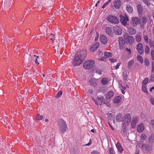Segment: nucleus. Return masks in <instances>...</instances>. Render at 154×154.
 Returning <instances> with one entry per match:
<instances>
[{
	"mask_svg": "<svg viewBox=\"0 0 154 154\" xmlns=\"http://www.w3.org/2000/svg\"><path fill=\"white\" fill-rule=\"evenodd\" d=\"M86 51L85 50L78 51L72 62L74 66L79 65L84 61L85 57Z\"/></svg>",
	"mask_w": 154,
	"mask_h": 154,
	"instance_id": "nucleus-1",
	"label": "nucleus"
},
{
	"mask_svg": "<svg viewBox=\"0 0 154 154\" xmlns=\"http://www.w3.org/2000/svg\"><path fill=\"white\" fill-rule=\"evenodd\" d=\"M58 126L59 130L63 132H65L67 128L66 122L62 119L60 120Z\"/></svg>",
	"mask_w": 154,
	"mask_h": 154,
	"instance_id": "nucleus-2",
	"label": "nucleus"
},
{
	"mask_svg": "<svg viewBox=\"0 0 154 154\" xmlns=\"http://www.w3.org/2000/svg\"><path fill=\"white\" fill-rule=\"evenodd\" d=\"M131 115L128 113L126 114L123 117V126L126 127L129 125L131 122Z\"/></svg>",
	"mask_w": 154,
	"mask_h": 154,
	"instance_id": "nucleus-3",
	"label": "nucleus"
},
{
	"mask_svg": "<svg viewBox=\"0 0 154 154\" xmlns=\"http://www.w3.org/2000/svg\"><path fill=\"white\" fill-rule=\"evenodd\" d=\"M94 64V61L92 60H89L84 63L83 66L85 69H89L92 68Z\"/></svg>",
	"mask_w": 154,
	"mask_h": 154,
	"instance_id": "nucleus-4",
	"label": "nucleus"
},
{
	"mask_svg": "<svg viewBox=\"0 0 154 154\" xmlns=\"http://www.w3.org/2000/svg\"><path fill=\"white\" fill-rule=\"evenodd\" d=\"M137 144L138 146L143 151L148 152L150 150V147L148 144L143 143H140L139 142L137 143Z\"/></svg>",
	"mask_w": 154,
	"mask_h": 154,
	"instance_id": "nucleus-5",
	"label": "nucleus"
},
{
	"mask_svg": "<svg viewBox=\"0 0 154 154\" xmlns=\"http://www.w3.org/2000/svg\"><path fill=\"white\" fill-rule=\"evenodd\" d=\"M92 99L97 105H101L104 103V99L103 96L100 97H97L95 98L92 97Z\"/></svg>",
	"mask_w": 154,
	"mask_h": 154,
	"instance_id": "nucleus-6",
	"label": "nucleus"
},
{
	"mask_svg": "<svg viewBox=\"0 0 154 154\" xmlns=\"http://www.w3.org/2000/svg\"><path fill=\"white\" fill-rule=\"evenodd\" d=\"M107 20L109 22L114 24H118L119 21L117 18L113 15H110L106 18Z\"/></svg>",
	"mask_w": 154,
	"mask_h": 154,
	"instance_id": "nucleus-7",
	"label": "nucleus"
},
{
	"mask_svg": "<svg viewBox=\"0 0 154 154\" xmlns=\"http://www.w3.org/2000/svg\"><path fill=\"white\" fill-rule=\"evenodd\" d=\"M124 37L126 41L128 42L130 45L132 44L134 41V39L132 36H128V34L125 33L124 34Z\"/></svg>",
	"mask_w": 154,
	"mask_h": 154,
	"instance_id": "nucleus-8",
	"label": "nucleus"
},
{
	"mask_svg": "<svg viewBox=\"0 0 154 154\" xmlns=\"http://www.w3.org/2000/svg\"><path fill=\"white\" fill-rule=\"evenodd\" d=\"M54 1V0H42L41 1L40 5L42 6L46 5L47 7H49L51 6V5Z\"/></svg>",
	"mask_w": 154,
	"mask_h": 154,
	"instance_id": "nucleus-9",
	"label": "nucleus"
},
{
	"mask_svg": "<svg viewBox=\"0 0 154 154\" xmlns=\"http://www.w3.org/2000/svg\"><path fill=\"white\" fill-rule=\"evenodd\" d=\"M120 17V21L122 24L125 26H127L128 24L127 22L129 21L128 16L126 15H125L124 16L121 15Z\"/></svg>",
	"mask_w": 154,
	"mask_h": 154,
	"instance_id": "nucleus-10",
	"label": "nucleus"
},
{
	"mask_svg": "<svg viewBox=\"0 0 154 154\" xmlns=\"http://www.w3.org/2000/svg\"><path fill=\"white\" fill-rule=\"evenodd\" d=\"M113 32L117 35H121L122 33L121 29L118 26H116L113 27Z\"/></svg>",
	"mask_w": 154,
	"mask_h": 154,
	"instance_id": "nucleus-11",
	"label": "nucleus"
},
{
	"mask_svg": "<svg viewBox=\"0 0 154 154\" xmlns=\"http://www.w3.org/2000/svg\"><path fill=\"white\" fill-rule=\"evenodd\" d=\"M136 49L140 54L142 55L143 53V48L141 43H139L137 45Z\"/></svg>",
	"mask_w": 154,
	"mask_h": 154,
	"instance_id": "nucleus-12",
	"label": "nucleus"
},
{
	"mask_svg": "<svg viewBox=\"0 0 154 154\" xmlns=\"http://www.w3.org/2000/svg\"><path fill=\"white\" fill-rule=\"evenodd\" d=\"M139 121V118L138 117H134L131 122V128L132 129H134L136 125L137 122Z\"/></svg>",
	"mask_w": 154,
	"mask_h": 154,
	"instance_id": "nucleus-13",
	"label": "nucleus"
},
{
	"mask_svg": "<svg viewBox=\"0 0 154 154\" xmlns=\"http://www.w3.org/2000/svg\"><path fill=\"white\" fill-rule=\"evenodd\" d=\"M131 24L134 26H136L140 22V20L137 17H133L132 18Z\"/></svg>",
	"mask_w": 154,
	"mask_h": 154,
	"instance_id": "nucleus-14",
	"label": "nucleus"
},
{
	"mask_svg": "<svg viewBox=\"0 0 154 154\" xmlns=\"http://www.w3.org/2000/svg\"><path fill=\"white\" fill-rule=\"evenodd\" d=\"M145 129L144 125L143 123H141L137 127V131L138 133L142 132Z\"/></svg>",
	"mask_w": 154,
	"mask_h": 154,
	"instance_id": "nucleus-15",
	"label": "nucleus"
},
{
	"mask_svg": "<svg viewBox=\"0 0 154 154\" xmlns=\"http://www.w3.org/2000/svg\"><path fill=\"white\" fill-rule=\"evenodd\" d=\"M119 41L120 48L122 50L124 48L125 43V41L123 38L122 37H119Z\"/></svg>",
	"mask_w": 154,
	"mask_h": 154,
	"instance_id": "nucleus-16",
	"label": "nucleus"
},
{
	"mask_svg": "<svg viewBox=\"0 0 154 154\" xmlns=\"http://www.w3.org/2000/svg\"><path fill=\"white\" fill-rule=\"evenodd\" d=\"M114 95V93L112 91H108L106 95V99L109 100L111 99Z\"/></svg>",
	"mask_w": 154,
	"mask_h": 154,
	"instance_id": "nucleus-17",
	"label": "nucleus"
},
{
	"mask_svg": "<svg viewBox=\"0 0 154 154\" xmlns=\"http://www.w3.org/2000/svg\"><path fill=\"white\" fill-rule=\"evenodd\" d=\"M116 120L117 122H120L123 120L122 115L121 113H118L116 116Z\"/></svg>",
	"mask_w": 154,
	"mask_h": 154,
	"instance_id": "nucleus-18",
	"label": "nucleus"
},
{
	"mask_svg": "<svg viewBox=\"0 0 154 154\" xmlns=\"http://www.w3.org/2000/svg\"><path fill=\"white\" fill-rule=\"evenodd\" d=\"M100 40L101 43L104 44H106L108 41L106 37L103 35H100Z\"/></svg>",
	"mask_w": 154,
	"mask_h": 154,
	"instance_id": "nucleus-19",
	"label": "nucleus"
},
{
	"mask_svg": "<svg viewBox=\"0 0 154 154\" xmlns=\"http://www.w3.org/2000/svg\"><path fill=\"white\" fill-rule=\"evenodd\" d=\"M116 146L117 148V149L118 151L120 153H122L123 152V148L119 143V142H117L116 144Z\"/></svg>",
	"mask_w": 154,
	"mask_h": 154,
	"instance_id": "nucleus-20",
	"label": "nucleus"
},
{
	"mask_svg": "<svg viewBox=\"0 0 154 154\" xmlns=\"http://www.w3.org/2000/svg\"><path fill=\"white\" fill-rule=\"evenodd\" d=\"M147 19L145 17H143L140 20V25L141 26H143L146 23Z\"/></svg>",
	"mask_w": 154,
	"mask_h": 154,
	"instance_id": "nucleus-21",
	"label": "nucleus"
},
{
	"mask_svg": "<svg viewBox=\"0 0 154 154\" xmlns=\"http://www.w3.org/2000/svg\"><path fill=\"white\" fill-rule=\"evenodd\" d=\"M99 46V43H96L95 44L93 45L91 47H90V50L91 51L93 52L94 51L97 49Z\"/></svg>",
	"mask_w": 154,
	"mask_h": 154,
	"instance_id": "nucleus-22",
	"label": "nucleus"
},
{
	"mask_svg": "<svg viewBox=\"0 0 154 154\" xmlns=\"http://www.w3.org/2000/svg\"><path fill=\"white\" fill-rule=\"evenodd\" d=\"M128 31L130 34L132 35L135 34L136 32V30L133 28L131 27L128 28Z\"/></svg>",
	"mask_w": 154,
	"mask_h": 154,
	"instance_id": "nucleus-23",
	"label": "nucleus"
},
{
	"mask_svg": "<svg viewBox=\"0 0 154 154\" xmlns=\"http://www.w3.org/2000/svg\"><path fill=\"white\" fill-rule=\"evenodd\" d=\"M106 33L109 35V36H111L112 35V32L111 28L109 27L106 28Z\"/></svg>",
	"mask_w": 154,
	"mask_h": 154,
	"instance_id": "nucleus-24",
	"label": "nucleus"
},
{
	"mask_svg": "<svg viewBox=\"0 0 154 154\" xmlns=\"http://www.w3.org/2000/svg\"><path fill=\"white\" fill-rule=\"evenodd\" d=\"M109 81L108 78H103L101 80V83L103 85H105L108 83Z\"/></svg>",
	"mask_w": 154,
	"mask_h": 154,
	"instance_id": "nucleus-25",
	"label": "nucleus"
},
{
	"mask_svg": "<svg viewBox=\"0 0 154 154\" xmlns=\"http://www.w3.org/2000/svg\"><path fill=\"white\" fill-rule=\"evenodd\" d=\"M120 0H116L114 3V5L116 8H119L120 6Z\"/></svg>",
	"mask_w": 154,
	"mask_h": 154,
	"instance_id": "nucleus-26",
	"label": "nucleus"
},
{
	"mask_svg": "<svg viewBox=\"0 0 154 154\" xmlns=\"http://www.w3.org/2000/svg\"><path fill=\"white\" fill-rule=\"evenodd\" d=\"M126 9L127 11L129 13L132 12L133 8L132 6L129 5H127L126 7Z\"/></svg>",
	"mask_w": 154,
	"mask_h": 154,
	"instance_id": "nucleus-27",
	"label": "nucleus"
},
{
	"mask_svg": "<svg viewBox=\"0 0 154 154\" xmlns=\"http://www.w3.org/2000/svg\"><path fill=\"white\" fill-rule=\"evenodd\" d=\"M38 57V56H36L35 55H32V60H34L35 59V63L37 64L38 65H39V63L38 62V61L37 60V59Z\"/></svg>",
	"mask_w": 154,
	"mask_h": 154,
	"instance_id": "nucleus-28",
	"label": "nucleus"
},
{
	"mask_svg": "<svg viewBox=\"0 0 154 154\" xmlns=\"http://www.w3.org/2000/svg\"><path fill=\"white\" fill-rule=\"evenodd\" d=\"M147 138V135L144 133H142L140 134V139L143 141L146 140Z\"/></svg>",
	"mask_w": 154,
	"mask_h": 154,
	"instance_id": "nucleus-29",
	"label": "nucleus"
},
{
	"mask_svg": "<svg viewBox=\"0 0 154 154\" xmlns=\"http://www.w3.org/2000/svg\"><path fill=\"white\" fill-rule=\"evenodd\" d=\"M121 97L120 96H117L116 97L114 100V103H118L121 102Z\"/></svg>",
	"mask_w": 154,
	"mask_h": 154,
	"instance_id": "nucleus-30",
	"label": "nucleus"
},
{
	"mask_svg": "<svg viewBox=\"0 0 154 154\" xmlns=\"http://www.w3.org/2000/svg\"><path fill=\"white\" fill-rule=\"evenodd\" d=\"M126 87H127V85L124 86L122 85H120L119 86V88L121 89L122 93L123 94H124L125 93L124 91L126 89Z\"/></svg>",
	"mask_w": 154,
	"mask_h": 154,
	"instance_id": "nucleus-31",
	"label": "nucleus"
},
{
	"mask_svg": "<svg viewBox=\"0 0 154 154\" xmlns=\"http://www.w3.org/2000/svg\"><path fill=\"white\" fill-rule=\"evenodd\" d=\"M149 142L152 143L154 141V134H153L149 137Z\"/></svg>",
	"mask_w": 154,
	"mask_h": 154,
	"instance_id": "nucleus-32",
	"label": "nucleus"
},
{
	"mask_svg": "<svg viewBox=\"0 0 154 154\" xmlns=\"http://www.w3.org/2000/svg\"><path fill=\"white\" fill-rule=\"evenodd\" d=\"M141 34L140 33H138L136 35V40L138 42H140L141 40Z\"/></svg>",
	"mask_w": 154,
	"mask_h": 154,
	"instance_id": "nucleus-33",
	"label": "nucleus"
},
{
	"mask_svg": "<svg viewBox=\"0 0 154 154\" xmlns=\"http://www.w3.org/2000/svg\"><path fill=\"white\" fill-rule=\"evenodd\" d=\"M35 118L37 120H42L43 119V116L39 114H37L35 116Z\"/></svg>",
	"mask_w": 154,
	"mask_h": 154,
	"instance_id": "nucleus-34",
	"label": "nucleus"
},
{
	"mask_svg": "<svg viewBox=\"0 0 154 154\" xmlns=\"http://www.w3.org/2000/svg\"><path fill=\"white\" fill-rule=\"evenodd\" d=\"M137 60L139 61L140 63H143V59L142 57L140 55H138L137 57Z\"/></svg>",
	"mask_w": 154,
	"mask_h": 154,
	"instance_id": "nucleus-35",
	"label": "nucleus"
},
{
	"mask_svg": "<svg viewBox=\"0 0 154 154\" xmlns=\"http://www.w3.org/2000/svg\"><path fill=\"white\" fill-rule=\"evenodd\" d=\"M137 9L138 12L140 14H141L142 12V8L140 5L139 4L138 5Z\"/></svg>",
	"mask_w": 154,
	"mask_h": 154,
	"instance_id": "nucleus-36",
	"label": "nucleus"
},
{
	"mask_svg": "<svg viewBox=\"0 0 154 154\" xmlns=\"http://www.w3.org/2000/svg\"><path fill=\"white\" fill-rule=\"evenodd\" d=\"M105 56L107 57H110L112 56V54L109 52L106 51L104 52Z\"/></svg>",
	"mask_w": 154,
	"mask_h": 154,
	"instance_id": "nucleus-37",
	"label": "nucleus"
},
{
	"mask_svg": "<svg viewBox=\"0 0 154 154\" xmlns=\"http://www.w3.org/2000/svg\"><path fill=\"white\" fill-rule=\"evenodd\" d=\"M149 41L150 47L152 48L154 50V41L150 39H149Z\"/></svg>",
	"mask_w": 154,
	"mask_h": 154,
	"instance_id": "nucleus-38",
	"label": "nucleus"
},
{
	"mask_svg": "<svg viewBox=\"0 0 154 154\" xmlns=\"http://www.w3.org/2000/svg\"><path fill=\"white\" fill-rule=\"evenodd\" d=\"M134 61L133 60H132L130 61L128 63V66L129 68H131L132 66L134 64Z\"/></svg>",
	"mask_w": 154,
	"mask_h": 154,
	"instance_id": "nucleus-39",
	"label": "nucleus"
},
{
	"mask_svg": "<svg viewBox=\"0 0 154 154\" xmlns=\"http://www.w3.org/2000/svg\"><path fill=\"white\" fill-rule=\"evenodd\" d=\"M106 117L109 120H111L112 118V114L110 113H107L106 114Z\"/></svg>",
	"mask_w": 154,
	"mask_h": 154,
	"instance_id": "nucleus-40",
	"label": "nucleus"
},
{
	"mask_svg": "<svg viewBox=\"0 0 154 154\" xmlns=\"http://www.w3.org/2000/svg\"><path fill=\"white\" fill-rule=\"evenodd\" d=\"M11 1V0H6L5 2V6H9L11 4L10 2Z\"/></svg>",
	"mask_w": 154,
	"mask_h": 154,
	"instance_id": "nucleus-41",
	"label": "nucleus"
},
{
	"mask_svg": "<svg viewBox=\"0 0 154 154\" xmlns=\"http://www.w3.org/2000/svg\"><path fill=\"white\" fill-rule=\"evenodd\" d=\"M149 48L147 45L145 46V54H147L149 53Z\"/></svg>",
	"mask_w": 154,
	"mask_h": 154,
	"instance_id": "nucleus-42",
	"label": "nucleus"
},
{
	"mask_svg": "<svg viewBox=\"0 0 154 154\" xmlns=\"http://www.w3.org/2000/svg\"><path fill=\"white\" fill-rule=\"evenodd\" d=\"M149 81V79L148 78H145L143 81L142 85H146L148 83Z\"/></svg>",
	"mask_w": 154,
	"mask_h": 154,
	"instance_id": "nucleus-43",
	"label": "nucleus"
},
{
	"mask_svg": "<svg viewBox=\"0 0 154 154\" xmlns=\"http://www.w3.org/2000/svg\"><path fill=\"white\" fill-rule=\"evenodd\" d=\"M144 40L146 43H148L149 42L148 37L146 35H144Z\"/></svg>",
	"mask_w": 154,
	"mask_h": 154,
	"instance_id": "nucleus-44",
	"label": "nucleus"
},
{
	"mask_svg": "<svg viewBox=\"0 0 154 154\" xmlns=\"http://www.w3.org/2000/svg\"><path fill=\"white\" fill-rule=\"evenodd\" d=\"M111 2V0H108L106 2L104 3L102 7V8H105L106 7L108 4H109Z\"/></svg>",
	"mask_w": 154,
	"mask_h": 154,
	"instance_id": "nucleus-45",
	"label": "nucleus"
},
{
	"mask_svg": "<svg viewBox=\"0 0 154 154\" xmlns=\"http://www.w3.org/2000/svg\"><path fill=\"white\" fill-rule=\"evenodd\" d=\"M145 4L147 6H149L150 5V3L147 0H142Z\"/></svg>",
	"mask_w": 154,
	"mask_h": 154,
	"instance_id": "nucleus-46",
	"label": "nucleus"
},
{
	"mask_svg": "<svg viewBox=\"0 0 154 154\" xmlns=\"http://www.w3.org/2000/svg\"><path fill=\"white\" fill-rule=\"evenodd\" d=\"M89 82H90V84L93 85H95L96 83V82L95 81V80H94L93 79H91L90 80Z\"/></svg>",
	"mask_w": 154,
	"mask_h": 154,
	"instance_id": "nucleus-47",
	"label": "nucleus"
},
{
	"mask_svg": "<svg viewBox=\"0 0 154 154\" xmlns=\"http://www.w3.org/2000/svg\"><path fill=\"white\" fill-rule=\"evenodd\" d=\"M121 65L120 63H118L117 64L116 66L113 67L114 69H117L119 68V67Z\"/></svg>",
	"mask_w": 154,
	"mask_h": 154,
	"instance_id": "nucleus-48",
	"label": "nucleus"
},
{
	"mask_svg": "<svg viewBox=\"0 0 154 154\" xmlns=\"http://www.w3.org/2000/svg\"><path fill=\"white\" fill-rule=\"evenodd\" d=\"M109 152L110 154H115L114 151L112 148H109Z\"/></svg>",
	"mask_w": 154,
	"mask_h": 154,
	"instance_id": "nucleus-49",
	"label": "nucleus"
},
{
	"mask_svg": "<svg viewBox=\"0 0 154 154\" xmlns=\"http://www.w3.org/2000/svg\"><path fill=\"white\" fill-rule=\"evenodd\" d=\"M150 54L152 60H154V51L153 50H151Z\"/></svg>",
	"mask_w": 154,
	"mask_h": 154,
	"instance_id": "nucleus-50",
	"label": "nucleus"
},
{
	"mask_svg": "<svg viewBox=\"0 0 154 154\" xmlns=\"http://www.w3.org/2000/svg\"><path fill=\"white\" fill-rule=\"evenodd\" d=\"M109 60L112 63L116 62L117 61V60L116 59L114 58H111L109 59Z\"/></svg>",
	"mask_w": 154,
	"mask_h": 154,
	"instance_id": "nucleus-51",
	"label": "nucleus"
},
{
	"mask_svg": "<svg viewBox=\"0 0 154 154\" xmlns=\"http://www.w3.org/2000/svg\"><path fill=\"white\" fill-rule=\"evenodd\" d=\"M142 89L143 91L145 93H147V90L146 87L145 86H143L142 87Z\"/></svg>",
	"mask_w": 154,
	"mask_h": 154,
	"instance_id": "nucleus-52",
	"label": "nucleus"
},
{
	"mask_svg": "<svg viewBox=\"0 0 154 154\" xmlns=\"http://www.w3.org/2000/svg\"><path fill=\"white\" fill-rule=\"evenodd\" d=\"M144 63H145V64L146 66H148L149 65V60L148 59H145V60L144 61Z\"/></svg>",
	"mask_w": 154,
	"mask_h": 154,
	"instance_id": "nucleus-53",
	"label": "nucleus"
},
{
	"mask_svg": "<svg viewBox=\"0 0 154 154\" xmlns=\"http://www.w3.org/2000/svg\"><path fill=\"white\" fill-rule=\"evenodd\" d=\"M91 154H101V153L97 151L93 150L91 152Z\"/></svg>",
	"mask_w": 154,
	"mask_h": 154,
	"instance_id": "nucleus-54",
	"label": "nucleus"
},
{
	"mask_svg": "<svg viewBox=\"0 0 154 154\" xmlns=\"http://www.w3.org/2000/svg\"><path fill=\"white\" fill-rule=\"evenodd\" d=\"M125 50L128 54H130L131 53V51L130 49L127 48H125Z\"/></svg>",
	"mask_w": 154,
	"mask_h": 154,
	"instance_id": "nucleus-55",
	"label": "nucleus"
},
{
	"mask_svg": "<svg viewBox=\"0 0 154 154\" xmlns=\"http://www.w3.org/2000/svg\"><path fill=\"white\" fill-rule=\"evenodd\" d=\"M150 125L152 128H154V120H151L150 121Z\"/></svg>",
	"mask_w": 154,
	"mask_h": 154,
	"instance_id": "nucleus-56",
	"label": "nucleus"
},
{
	"mask_svg": "<svg viewBox=\"0 0 154 154\" xmlns=\"http://www.w3.org/2000/svg\"><path fill=\"white\" fill-rule=\"evenodd\" d=\"M96 73L99 75H101L102 74V71L100 69H97L96 71Z\"/></svg>",
	"mask_w": 154,
	"mask_h": 154,
	"instance_id": "nucleus-57",
	"label": "nucleus"
},
{
	"mask_svg": "<svg viewBox=\"0 0 154 154\" xmlns=\"http://www.w3.org/2000/svg\"><path fill=\"white\" fill-rule=\"evenodd\" d=\"M150 79L151 81L154 82V74L151 75Z\"/></svg>",
	"mask_w": 154,
	"mask_h": 154,
	"instance_id": "nucleus-58",
	"label": "nucleus"
},
{
	"mask_svg": "<svg viewBox=\"0 0 154 154\" xmlns=\"http://www.w3.org/2000/svg\"><path fill=\"white\" fill-rule=\"evenodd\" d=\"M62 94V93L60 91L57 94V97H60Z\"/></svg>",
	"mask_w": 154,
	"mask_h": 154,
	"instance_id": "nucleus-59",
	"label": "nucleus"
},
{
	"mask_svg": "<svg viewBox=\"0 0 154 154\" xmlns=\"http://www.w3.org/2000/svg\"><path fill=\"white\" fill-rule=\"evenodd\" d=\"M140 150L138 149H137L135 151V154H139Z\"/></svg>",
	"mask_w": 154,
	"mask_h": 154,
	"instance_id": "nucleus-60",
	"label": "nucleus"
},
{
	"mask_svg": "<svg viewBox=\"0 0 154 154\" xmlns=\"http://www.w3.org/2000/svg\"><path fill=\"white\" fill-rule=\"evenodd\" d=\"M92 143V141H91V139L90 140L89 142L85 145L86 146H89L91 145Z\"/></svg>",
	"mask_w": 154,
	"mask_h": 154,
	"instance_id": "nucleus-61",
	"label": "nucleus"
},
{
	"mask_svg": "<svg viewBox=\"0 0 154 154\" xmlns=\"http://www.w3.org/2000/svg\"><path fill=\"white\" fill-rule=\"evenodd\" d=\"M150 102L152 104L154 105V99L153 98H151Z\"/></svg>",
	"mask_w": 154,
	"mask_h": 154,
	"instance_id": "nucleus-62",
	"label": "nucleus"
},
{
	"mask_svg": "<svg viewBox=\"0 0 154 154\" xmlns=\"http://www.w3.org/2000/svg\"><path fill=\"white\" fill-rule=\"evenodd\" d=\"M99 60L101 61H105L106 60V58L102 57L101 58H99Z\"/></svg>",
	"mask_w": 154,
	"mask_h": 154,
	"instance_id": "nucleus-63",
	"label": "nucleus"
},
{
	"mask_svg": "<svg viewBox=\"0 0 154 154\" xmlns=\"http://www.w3.org/2000/svg\"><path fill=\"white\" fill-rule=\"evenodd\" d=\"M103 54V52L101 51H99V55L100 56H102Z\"/></svg>",
	"mask_w": 154,
	"mask_h": 154,
	"instance_id": "nucleus-64",
	"label": "nucleus"
}]
</instances>
